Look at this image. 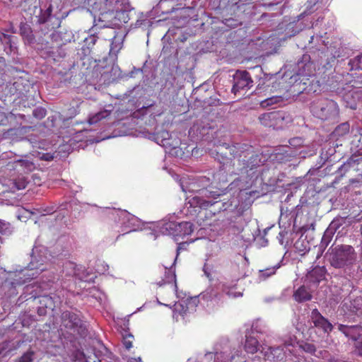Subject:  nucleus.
Segmentation results:
<instances>
[{"label": "nucleus", "mask_w": 362, "mask_h": 362, "mask_svg": "<svg viewBox=\"0 0 362 362\" xmlns=\"http://www.w3.org/2000/svg\"><path fill=\"white\" fill-rule=\"evenodd\" d=\"M341 56V50L336 49L334 46L327 47L322 45L319 48H312L308 53H305L298 59L296 63L298 75L311 76L315 71V66H321L328 69L332 66L336 58Z\"/></svg>", "instance_id": "f257e3e1"}, {"label": "nucleus", "mask_w": 362, "mask_h": 362, "mask_svg": "<svg viewBox=\"0 0 362 362\" xmlns=\"http://www.w3.org/2000/svg\"><path fill=\"white\" fill-rule=\"evenodd\" d=\"M331 266L342 269L353 265L356 261L357 255L354 248L348 245L332 246L327 253Z\"/></svg>", "instance_id": "f03ea898"}, {"label": "nucleus", "mask_w": 362, "mask_h": 362, "mask_svg": "<svg viewBox=\"0 0 362 362\" xmlns=\"http://www.w3.org/2000/svg\"><path fill=\"white\" fill-rule=\"evenodd\" d=\"M215 157L221 163L226 164L232 159V158L242 157L246 158L250 153H253V148L251 145L246 143H235L230 145L226 143L220 144L214 150Z\"/></svg>", "instance_id": "7ed1b4c3"}, {"label": "nucleus", "mask_w": 362, "mask_h": 362, "mask_svg": "<svg viewBox=\"0 0 362 362\" xmlns=\"http://www.w3.org/2000/svg\"><path fill=\"white\" fill-rule=\"evenodd\" d=\"M221 9L222 22L230 28L241 25L245 17L252 14L248 8H242L233 2V0H228L227 5Z\"/></svg>", "instance_id": "20e7f679"}, {"label": "nucleus", "mask_w": 362, "mask_h": 362, "mask_svg": "<svg viewBox=\"0 0 362 362\" xmlns=\"http://www.w3.org/2000/svg\"><path fill=\"white\" fill-rule=\"evenodd\" d=\"M194 230V225L190 221H160V233L172 235L176 241L190 235Z\"/></svg>", "instance_id": "39448f33"}, {"label": "nucleus", "mask_w": 362, "mask_h": 362, "mask_svg": "<svg viewBox=\"0 0 362 362\" xmlns=\"http://www.w3.org/2000/svg\"><path fill=\"white\" fill-rule=\"evenodd\" d=\"M313 115L322 120H335L339 115V107L336 102L328 98L314 100L310 105Z\"/></svg>", "instance_id": "423d86ee"}, {"label": "nucleus", "mask_w": 362, "mask_h": 362, "mask_svg": "<svg viewBox=\"0 0 362 362\" xmlns=\"http://www.w3.org/2000/svg\"><path fill=\"white\" fill-rule=\"evenodd\" d=\"M180 185L183 192H192L197 194L192 198H216L219 195L218 192L213 191L211 187H208L210 184V180L206 177H202L199 181L189 183L187 185L186 178L182 177L179 180Z\"/></svg>", "instance_id": "0eeeda50"}, {"label": "nucleus", "mask_w": 362, "mask_h": 362, "mask_svg": "<svg viewBox=\"0 0 362 362\" xmlns=\"http://www.w3.org/2000/svg\"><path fill=\"white\" fill-rule=\"evenodd\" d=\"M220 196L219 194L216 198H207L206 200L199 197H189L187 204H189V208H193L195 212L197 209H206L211 206H214L217 212L226 211L232 206V202L225 199L216 200Z\"/></svg>", "instance_id": "6e6552de"}, {"label": "nucleus", "mask_w": 362, "mask_h": 362, "mask_svg": "<svg viewBox=\"0 0 362 362\" xmlns=\"http://www.w3.org/2000/svg\"><path fill=\"white\" fill-rule=\"evenodd\" d=\"M51 255L47 247L42 245L35 246L31 254V259L28 264L31 270L38 276L45 271L50 265Z\"/></svg>", "instance_id": "1a4fd4ad"}, {"label": "nucleus", "mask_w": 362, "mask_h": 362, "mask_svg": "<svg viewBox=\"0 0 362 362\" xmlns=\"http://www.w3.org/2000/svg\"><path fill=\"white\" fill-rule=\"evenodd\" d=\"M61 320V326L66 329L70 334L80 337L86 335V325L77 314L68 310L64 311L62 313Z\"/></svg>", "instance_id": "9d476101"}, {"label": "nucleus", "mask_w": 362, "mask_h": 362, "mask_svg": "<svg viewBox=\"0 0 362 362\" xmlns=\"http://www.w3.org/2000/svg\"><path fill=\"white\" fill-rule=\"evenodd\" d=\"M195 239L190 238L188 239L186 241H182L179 243H177V257L181 251L187 250L189 244L194 243ZM175 257L173 259V263L170 267H168L167 265H163L164 269H165V278L162 279L163 284H170V287L174 289L176 287L175 284V268L174 265L176 260ZM162 285V284L160 282V286Z\"/></svg>", "instance_id": "9b49d317"}, {"label": "nucleus", "mask_w": 362, "mask_h": 362, "mask_svg": "<svg viewBox=\"0 0 362 362\" xmlns=\"http://www.w3.org/2000/svg\"><path fill=\"white\" fill-rule=\"evenodd\" d=\"M253 86V80L246 70H237L233 76L231 91L235 95L243 90H248Z\"/></svg>", "instance_id": "f8f14e48"}, {"label": "nucleus", "mask_w": 362, "mask_h": 362, "mask_svg": "<svg viewBox=\"0 0 362 362\" xmlns=\"http://www.w3.org/2000/svg\"><path fill=\"white\" fill-rule=\"evenodd\" d=\"M356 322V317L351 318V320L344 319L343 323H337V329L344 336L351 341L357 339L362 334V325L361 324L353 325L351 322Z\"/></svg>", "instance_id": "ddd939ff"}, {"label": "nucleus", "mask_w": 362, "mask_h": 362, "mask_svg": "<svg viewBox=\"0 0 362 362\" xmlns=\"http://www.w3.org/2000/svg\"><path fill=\"white\" fill-rule=\"evenodd\" d=\"M160 136L162 138L160 146L164 148L165 153L177 156L180 151L179 148L180 144V139L175 135H173L165 131L160 132Z\"/></svg>", "instance_id": "4468645a"}, {"label": "nucleus", "mask_w": 362, "mask_h": 362, "mask_svg": "<svg viewBox=\"0 0 362 362\" xmlns=\"http://www.w3.org/2000/svg\"><path fill=\"white\" fill-rule=\"evenodd\" d=\"M37 276L36 272H34L28 266L20 270L10 272L8 279L11 281L12 286L16 287V286H21Z\"/></svg>", "instance_id": "2eb2a0df"}, {"label": "nucleus", "mask_w": 362, "mask_h": 362, "mask_svg": "<svg viewBox=\"0 0 362 362\" xmlns=\"http://www.w3.org/2000/svg\"><path fill=\"white\" fill-rule=\"evenodd\" d=\"M124 9L115 11L114 14L109 15L108 18H105V21H100L101 25H98L103 28H112L122 23H127L129 19L128 14V11H129V3L127 2L126 5H124Z\"/></svg>", "instance_id": "dca6fc26"}, {"label": "nucleus", "mask_w": 362, "mask_h": 362, "mask_svg": "<svg viewBox=\"0 0 362 362\" xmlns=\"http://www.w3.org/2000/svg\"><path fill=\"white\" fill-rule=\"evenodd\" d=\"M341 310L344 312V319L349 318L351 315L359 316L362 315V297L357 296L354 299L345 298L341 303Z\"/></svg>", "instance_id": "f3484780"}, {"label": "nucleus", "mask_w": 362, "mask_h": 362, "mask_svg": "<svg viewBox=\"0 0 362 362\" xmlns=\"http://www.w3.org/2000/svg\"><path fill=\"white\" fill-rule=\"evenodd\" d=\"M326 273L327 269L325 267H313L307 272L304 277V283L315 290L319 284L325 279Z\"/></svg>", "instance_id": "a211bd4d"}, {"label": "nucleus", "mask_w": 362, "mask_h": 362, "mask_svg": "<svg viewBox=\"0 0 362 362\" xmlns=\"http://www.w3.org/2000/svg\"><path fill=\"white\" fill-rule=\"evenodd\" d=\"M342 100L346 107L356 110L358 105L362 104V88H353L346 91Z\"/></svg>", "instance_id": "6ab92c4d"}, {"label": "nucleus", "mask_w": 362, "mask_h": 362, "mask_svg": "<svg viewBox=\"0 0 362 362\" xmlns=\"http://www.w3.org/2000/svg\"><path fill=\"white\" fill-rule=\"evenodd\" d=\"M310 319L315 327L321 329L324 332L329 333L333 329L332 323L317 308L312 310Z\"/></svg>", "instance_id": "aec40b11"}, {"label": "nucleus", "mask_w": 362, "mask_h": 362, "mask_svg": "<svg viewBox=\"0 0 362 362\" xmlns=\"http://www.w3.org/2000/svg\"><path fill=\"white\" fill-rule=\"evenodd\" d=\"M127 2V0H104L105 11L101 13L99 22L105 21V18H108L109 15L114 14L115 11L124 9V5Z\"/></svg>", "instance_id": "412c9836"}, {"label": "nucleus", "mask_w": 362, "mask_h": 362, "mask_svg": "<svg viewBox=\"0 0 362 362\" xmlns=\"http://www.w3.org/2000/svg\"><path fill=\"white\" fill-rule=\"evenodd\" d=\"M7 168L10 170H16L21 173H28L33 171L35 168V164L28 160L26 158L14 160L7 164Z\"/></svg>", "instance_id": "4be33fe9"}, {"label": "nucleus", "mask_w": 362, "mask_h": 362, "mask_svg": "<svg viewBox=\"0 0 362 362\" xmlns=\"http://www.w3.org/2000/svg\"><path fill=\"white\" fill-rule=\"evenodd\" d=\"M286 352L281 346H270L264 354L265 362H286Z\"/></svg>", "instance_id": "5701e85b"}, {"label": "nucleus", "mask_w": 362, "mask_h": 362, "mask_svg": "<svg viewBox=\"0 0 362 362\" xmlns=\"http://www.w3.org/2000/svg\"><path fill=\"white\" fill-rule=\"evenodd\" d=\"M313 288L307 284H303L293 291V298L298 303H303L312 300Z\"/></svg>", "instance_id": "b1692460"}, {"label": "nucleus", "mask_w": 362, "mask_h": 362, "mask_svg": "<svg viewBox=\"0 0 362 362\" xmlns=\"http://www.w3.org/2000/svg\"><path fill=\"white\" fill-rule=\"evenodd\" d=\"M123 35H115L112 40L108 58H105L104 61H109L110 64L113 65L117 59V54L122 48Z\"/></svg>", "instance_id": "393cba45"}, {"label": "nucleus", "mask_w": 362, "mask_h": 362, "mask_svg": "<svg viewBox=\"0 0 362 362\" xmlns=\"http://www.w3.org/2000/svg\"><path fill=\"white\" fill-rule=\"evenodd\" d=\"M114 212L119 216V221H121L122 225L132 228L129 231L136 230L138 229L136 227L139 226L140 220L136 216L129 214L127 211H114Z\"/></svg>", "instance_id": "a878e982"}, {"label": "nucleus", "mask_w": 362, "mask_h": 362, "mask_svg": "<svg viewBox=\"0 0 362 362\" xmlns=\"http://www.w3.org/2000/svg\"><path fill=\"white\" fill-rule=\"evenodd\" d=\"M362 163V150L358 151V154L352 155L345 163H344L337 170L339 177H343L345 173L356 165Z\"/></svg>", "instance_id": "bb28decb"}, {"label": "nucleus", "mask_w": 362, "mask_h": 362, "mask_svg": "<svg viewBox=\"0 0 362 362\" xmlns=\"http://www.w3.org/2000/svg\"><path fill=\"white\" fill-rule=\"evenodd\" d=\"M286 115V112L284 111H273L261 115L259 119L261 121H264L262 123L266 125L267 124L264 122L266 121L274 122V124L277 125L285 119ZM270 125H273V124H271Z\"/></svg>", "instance_id": "cd10ccee"}, {"label": "nucleus", "mask_w": 362, "mask_h": 362, "mask_svg": "<svg viewBox=\"0 0 362 362\" xmlns=\"http://www.w3.org/2000/svg\"><path fill=\"white\" fill-rule=\"evenodd\" d=\"M243 167L241 168L242 173H247L249 170H252L255 168L262 165L260 156L257 154L252 153L247 160L243 158Z\"/></svg>", "instance_id": "c85d7f7f"}, {"label": "nucleus", "mask_w": 362, "mask_h": 362, "mask_svg": "<svg viewBox=\"0 0 362 362\" xmlns=\"http://www.w3.org/2000/svg\"><path fill=\"white\" fill-rule=\"evenodd\" d=\"M143 226L141 230L144 231L147 238L149 240H156L158 236V224L155 222H149L144 223Z\"/></svg>", "instance_id": "c756f323"}, {"label": "nucleus", "mask_w": 362, "mask_h": 362, "mask_svg": "<svg viewBox=\"0 0 362 362\" xmlns=\"http://www.w3.org/2000/svg\"><path fill=\"white\" fill-rule=\"evenodd\" d=\"M173 318L175 319L176 321H179L180 319L184 320L185 317L190 313L187 307L185 306V303L182 300L179 302L178 303L174 304L173 308Z\"/></svg>", "instance_id": "7c9ffc66"}, {"label": "nucleus", "mask_w": 362, "mask_h": 362, "mask_svg": "<svg viewBox=\"0 0 362 362\" xmlns=\"http://www.w3.org/2000/svg\"><path fill=\"white\" fill-rule=\"evenodd\" d=\"M9 186L12 189L21 190L26 187L28 184V177L23 175H20L10 180Z\"/></svg>", "instance_id": "2f4dec72"}, {"label": "nucleus", "mask_w": 362, "mask_h": 362, "mask_svg": "<svg viewBox=\"0 0 362 362\" xmlns=\"http://www.w3.org/2000/svg\"><path fill=\"white\" fill-rule=\"evenodd\" d=\"M281 267L280 263H277L275 265L268 267L264 269H260L258 272V279L259 281H265L268 278L274 275L276 272V270Z\"/></svg>", "instance_id": "473e14b6"}, {"label": "nucleus", "mask_w": 362, "mask_h": 362, "mask_svg": "<svg viewBox=\"0 0 362 362\" xmlns=\"http://www.w3.org/2000/svg\"><path fill=\"white\" fill-rule=\"evenodd\" d=\"M13 36L4 33H0V42L4 45V51L11 54L16 48L12 44Z\"/></svg>", "instance_id": "72a5a7b5"}, {"label": "nucleus", "mask_w": 362, "mask_h": 362, "mask_svg": "<svg viewBox=\"0 0 362 362\" xmlns=\"http://www.w3.org/2000/svg\"><path fill=\"white\" fill-rule=\"evenodd\" d=\"M112 110L104 109L102 110L95 114L90 115L88 118V122L90 124H94L102 120L103 119H105L110 116Z\"/></svg>", "instance_id": "f704fd0d"}, {"label": "nucleus", "mask_w": 362, "mask_h": 362, "mask_svg": "<svg viewBox=\"0 0 362 362\" xmlns=\"http://www.w3.org/2000/svg\"><path fill=\"white\" fill-rule=\"evenodd\" d=\"M259 342L257 339L253 337H246L245 349L247 353L254 354L258 351Z\"/></svg>", "instance_id": "c9c22d12"}, {"label": "nucleus", "mask_w": 362, "mask_h": 362, "mask_svg": "<svg viewBox=\"0 0 362 362\" xmlns=\"http://www.w3.org/2000/svg\"><path fill=\"white\" fill-rule=\"evenodd\" d=\"M176 5V0H160V11L163 14L172 13Z\"/></svg>", "instance_id": "e433bc0d"}, {"label": "nucleus", "mask_w": 362, "mask_h": 362, "mask_svg": "<svg viewBox=\"0 0 362 362\" xmlns=\"http://www.w3.org/2000/svg\"><path fill=\"white\" fill-rule=\"evenodd\" d=\"M332 235H333L332 233H328L327 230H325V232L322 238L321 243L318 247L317 259H318L319 257H320L322 255L324 250H325V248L327 247L329 242L331 241Z\"/></svg>", "instance_id": "4c0bfd02"}, {"label": "nucleus", "mask_w": 362, "mask_h": 362, "mask_svg": "<svg viewBox=\"0 0 362 362\" xmlns=\"http://www.w3.org/2000/svg\"><path fill=\"white\" fill-rule=\"evenodd\" d=\"M20 33L23 37L25 38L28 42H32L34 40L33 31L30 26L25 23H21Z\"/></svg>", "instance_id": "58836bf2"}, {"label": "nucleus", "mask_w": 362, "mask_h": 362, "mask_svg": "<svg viewBox=\"0 0 362 362\" xmlns=\"http://www.w3.org/2000/svg\"><path fill=\"white\" fill-rule=\"evenodd\" d=\"M279 151H281L279 149ZM284 152L278 151L276 153V158L280 162L290 161V158L293 156L291 148L286 146L282 148Z\"/></svg>", "instance_id": "ea45409f"}, {"label": "nucleus", "mask_w": 362, "mask_h": 362, "mask_svg": "<svg viewBox=\"0 0 362 362\" xmlns=\"http://www.w3.org/2000/svg\"><path fill=\"white\" fill-rule=\"evenodd\" d=\"M185 303V306L191 313H194L196 310V308L200 303L199 296H195L193 297H189L186 300H182Z\"/></svg>", "instance_id": "a19ab883"}, {"label": "nucleus", "mask_w": 362, "mask_h": 362, "mask_svg": "<svg viewBox=\"0 0 362 362\" xmlns=\"http://www.w3.org/2000/svg\"><path fill=\"white\" fill-rule=\"evenodd\" d=\"M302 29L303 27L301 25V23H299L298 22L290 23L287 25L286 28V35H288L289 37L294 36L295 35L298 33Z\"/></svg>", "instance_id": "79ce46f5"}, {"label": "nucleus", "mask_w": 362, "mask_h": 362, "mask_svg": "<svg viewBox=\"0 0 362 362\" xmlns=\"http://www.w3.org/2000/svg\"><path fill=\"white\" fill-rule=\"evenodd\" d=\"M218 293L214 288H208L205 291L199 294V299L204 301L213 300L217 297Z\"/></svg>", "instance_id": "37998d69"}, {"label": "nucleus", "mask_w": 362, "mask_h": 362, "mask_svg": "<svg viewBox=\"0 0 362 362\" xmlns=\"http://www.w3.org/2000/svg\"><path fill=\"white\" fill-rule=\"evenodd\" d=\"M349 128L350 126L348 122H343L335 128L333 133L336 136H343L344 135L349 133Z\"/></svg>", "instance_id": "c03bdc74"}, {"label": "nucleus", "mask_w": 362, "mask_h": 362, "mask_svg": "<svg viewBox=\"0 0 362 362\" xmlns=\"http://www.w3.org/2000/svg\"><path fill=\"white\" fill-rule=\"evenodd\" d=\"M294 247L299 252H305L310 250L309 243L305 239H302V236L295 243Z\"/></svg>", "instance_id": "a18cd8bd"}, {"label": "nucleus", "mask_w": 362, "mask_h": 362, "mask_svg": "<svg viewBox=\"0 0 362 362\" xmlns=\"http://www.w3.org/2000/svg\"><path fill=\"white\" fill-rule=\"evenodd\" d=\"M344 223V221L341 218H334L327 228V233L334 234L335 231L339 228Z\"/></svg>", "instance_id": "49530a36"}, {"label": "nucleus", "mask_w": 362, "mask_h": 362, "mask_svg": "<svg viewBox=\"0 0 362 362\" xmlns=\"http://www.w3.org/2000/svg\"><path fill=\"white\" fill-rule=\"evenodd\" d=\"M74 275L84 281L92 279V277L89 278V273L82 267L75 268Z\"/></svg>", "instance_id": "de8ad7c7"}, {"label": "nucleus", "mask_w": 362, "mask_h": 362, "mask_svg": "<svg viewBox=\"0 0 362 362\" xmlns=\"http://www.w3.org/2000/svg\"><path fill=\"white\" fill-rule=\"evenodd\" d=\"M349 65L351 66V70L362 69V54H359L350 59Z\"/></svg>", "instance_id": "09e8293b"}, {"label": "nucleus", "mask_w": 362, "mask_h": 362, "mask_svg": "<svg viewBox=\"0 0 362 362\" xmlns=\"http://www.w3.org/2000/svg\"><path fill=\"white\" fill-rule=\"evenodd\" d=\"M299 347L306 353L312 355H315L316 351V348L314 344L303 341L299 343Z\"/></svg>", "instance_id": "8fccbe9b"}, {"label": "nucleus", "mask_w": 362, "mask_h": 362, "mask_svg": "<svg viewBox=\"0 0 362 362\" xmlns=\"http://www.w3.org/2000/svg\"><path fill=\"white\" fill-rule=\"evenodd\" d=\"M13 231L11 224L8 222L0 219V233L2 235H8L11 234Z\"/></svg>", "instance_id": "3c124183"}, {"label": "nucleus", "mask_w": 362, "mask_h": 362, "mask_svg": "<svg viewBox=\"0 0 362 362\" xmlns=\"http://www.w3.org/2000/svg\"><path fill=\"white\" fill-rule=\"evenodd\" d=\"M40 303L44 305L46 308H49L50 309H53V307H55V301L54 298L49 296H42L41 300H40Z\"/></svg>", "instance_id": "603ef678"}, {"label": "nucleus", "mask_w": 362, "mask_h": 362, "mask_svg": "<svg viewBox=\"0 0 362 362\" xmlns=\"http://www.w3.org/2000/svg\"><path fill=\"white\" fill-rule=\"evenodd\" d=\"M234 287L229 288L226 286H223V291L226 293L229 297L232 298H237L243 296V293L241 292H236L234 291Z\"/></svg>", "instance_id": "864d4df0"}, {"label": "nucleus", "mask_w": 362, "mask_h": 362, "mask_svg": "<svg viewBox=\"0 0 362 362\" xmlns=\"http://www.w3.org/2000/svg\"><path fill=\"white\" fill-rule=\"evenodd\" d=\"M279 102V99L277 97L268 98L260 102V105L262 107H267L272 105L276 104Z\"/></svg>", "instance_id": "5fc2aeb1"}, {"label": "nucleus", "mask_w": 362, "mask_h": 362, "mask_svg": "<svg viewBox=\"0 0 362 362\" xmlns=\"http://www.w3.org/2000/svg\"><path fill=\"white\" fill-rule=\"evenodd\" d=\"M296 337L294 335H289L286 337V338L283 340V344L284 347L294 346L296 343Z\"/></svg>", "instance_id": "6e6d98bb"}, {"label": "nucleus", "mask_w": 362, "mask_h": 362, "mask_svg": "<svg viewBox=\"0 0 362 362\" xmlns=\"http://www.w3.org/2000/svg\"><path fill=\"white\" fill-rule=\"evenodd\" d=\"M354 341V346L357 352V354L362 356V334Z\"/></svg>", "instance_id": "4d7b16f0"}, {"label": "nucleus", "mask_w": 362, "mask_h": 362, "mask_svg": "<svg viewBox=\"0 0 362 362\" xmlns=\"http://www.w3.org/2000/svg\"><path fill=\"white\" fill-rule=\"evenodd\" d=\"M33 116L39 119L44 118L46 115V110L42 107H37L33 112Z\"/></svg>", "instance_id": "13d9d810"}, {"label": "nucleus", "mask_w": 362, "mask_h": 362, "mask_svg": "<svg viewBox=\"0 0 362 362\" xmlns=\"http://www.w3.org/2000/svg\"><path fill=\"white\" fill-rule=\"evenodd\" d=\"M33 351H28L19 358L18 362H32L33 361Z\"/></svg>", "instance_id": "bf43d9fd"}, {"label": "nucleus", "mask_w": 362, "mask_h": 362, "mask_svg": "<svg viewBox=\"0 0 362 362\" xmlns=\"http://www.w3.org/2000/svg\"><path fill=\"white\" fill-rule=\"evenodd\" d=\"M134 337L132 334H129L127 337L124 338L123 345L126 348V349L129 350L132 347V340Z\"/></svg>", "instance_id": "052dcab7"}, {"label": "nucleus", "mask_w": 362, "mask_h": 362, "mask_svg": "<svg viewBox=\"0 0 362 362\" xmlns=\"http://www.w3.org/2000/svg\"><path fill=\"white\" fill-rule=\"evenodd\" d=\"M145 137L147 139L153 141L155 143L158 144V135L156 132H148V129L145 133Z\"/></svg>", "instance_id": "680f3d73"}, {"label": "nucleus", "mask_w": 362, "mask_h": 362, "mask_svg": "<svg viewBox=\"0 0 362 362\" xmlns=\"http://www.w3.org/2000/svg\"><path fill=\"white\" fill-rule=\"evenodd\" d=\"M303 183V178L301 177H298L296 178V181L295 182H293L292 183H289L288 185H290V186H293V188H295V189H297L300 186H301Z\"/></svg>", "instance_id": "e2e57ef3"}, {"label": "nucleus", "mask_w": 362, "mask_h": 362, "mask_svg": "<svg viewBox=\"0 0 362 362\" xmlns=\"http://www.w3.org/2000/svg\"><path fill=\"white\" fill-rule=\"evenodd\" d=\"M227 360L226 357L224 356L223 353L216 352L214 356L215 362H226Z\"/></svg>", "instance_id": "0e129e2a"}, {"label": "nucleus", "mask_w": 362, "mask_h": 362, "mask_svg": "<svg viewBox=\"0 0 362 362\" xmlns=\"http://www.w3.org/2000/svg\"><path fill=\"white\" fill-rule=\"evenodd\" d=\"M301 144L302 139L300 138H293L289 140V144L294 147L300 146Z\"/></svg>", "instance_id": "69168bd1"}, {"label": "nucleus", "mask_w": 362, "mask_h": 362, "mask_svg": "<svg viewBox=\"0 0 362 362\" xmlns=\"http://www.w3.org/2000/svg\"><path fill=\"white\" fill-rule=\"evenodd\" d=\"M90 293H93L92 296L95 297L97 300H102V296H103V294L100 293L99 291H98L96 288H93L90 291Z\"/></svg>", "instance_id": "338daca9"}, {"label": "nucleus", "mask_w": 362, "mask_h": 362, "mask_svg": "<svg viewBox=\"0 0 362 362\" xmlns=\"http://www.w3.org/2000/svg\"><path fill=\"white\" fill-rule=\"evenodd\" d=\"M54 158V156L50 153H42L40 159L44 160H52Z\"/></svg>", "instance_id": "774afa93"}]
</instances>
